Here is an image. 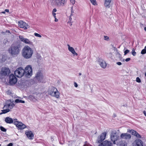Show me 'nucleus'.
I'll return each instance as SVG.
<instances>
[{"mask_svg": "<svg viewBox=\"0 0 146 146\" xmlns=\"http://www.w3.org/2000/svg\"><path fill=\"white\" fill-rule=\"evenodd\" d=\"M132 54L133 56H135L136 55V52H135L134 48L132 49Z\"/></svg>", "mask_w": 146, "mask_h": 146, "instance_id": "32", "label": "nucleus"}, {"mask_svg": "<svg viewBox=\"0 0 146 146\" xmlns=\"http://www.w3.org/2000/svg\"><path fill=\"white\" fill-rule=\"evenodd\" d=\"M10 103L9 101H7L5 105V106L4 107H6V108H8L11 109L14 106V105L13 103L11 102V101L10 102Z\"/></svg>", "mask_w": 146, "mask_h": 146, "instance_id": "18", "label": "nucleus"}, {"mask_svg": "<svg viewBox=\"0 0 146 146\" xmlns=\"http://www.w3.org/2000/svg\"><path fill=\"white\" fill-rule=\"evenodd\" d=\"M110 137L111 140L113 142V143L114 144L116 143V142L117 141H118L119 139V137L116 131H113L111 132Z\"/></svg>", "mask_w": 146, "mask_h": 146, "instance_id": "4", "label": "nucleus"}, {"mask_svg": "<svg viewBox=\"0 0 146 146\" xmlns=\"http://www.w3.org/2000/svg\"><path fill=\"white\" fill-rule=\"evenodd\" d=\"M9 10L8 9H6L5 10V12H9Z\"/></svg>", "mask_w": 146, "mask_h": 146, "instance_id": "50", "label": "nucleus"}, {"mask_svg": "<svg viewBox=\"0 0 146 146\" xmlns=\"http://www.w3.org/2000/svg\"><path fill=\"white\" fill-rule=\"evenodd\" d=\"M70 2L72 4H74L75 3V0H70Z\"/></svg>", "mask_w": 146, "mask_h": 146, "instance_id": "39", "label": "nucleus"}, {"mask_svg": "<svg viewBox=\"0 0 146 146\" xmlns=\"http://www.w3.org/2000/svg\"><path fill=\"white\" fill-rule=\"evenodd\" d=\"M18 24L20 28H23L24 29H27L29 27L27 24L22 21H19Z\"/></svg>", "mask_w": 146, "mask_h": 146, "instance_id": "12", "label": "nucleus"}, {"mask_svg": "<svg viewBox=\"0 0 146 146\" xmlns=\"http://www.w3.org/2000/svg\"><path fill=\"white\" fill-rule=\"evenodd\" d=\"M144 48L146 50V46H145Z\"/></svg>", "mask_w": 146, "mask_h": 146, "instance_id": "58", "label": "nucleus"}, {"mask_svg": "<svg viewBox=\"0 0 146 146\" xmlns=\"http://www.w3.org/2000/svg\"><path fill=\"white\" fill-rule=\"evenodd\" d=\"M24 71V75L26 77L30 78L32 74V69L30 65L27 66L25 68Z\"/></svg>", "mask_w": 146, "mask_h": 146, "instance_id": "5", "label": "nucleus"}, {"mask_svg": "<svg viewBox=\"0 0 146 146\" xmlns=\"http://www.w3.org/2000/svg\"><path fill=\"white\" fill-rule=\"evenodd\" d=\"M36 78L39 82H43L44 81V76L42 73L39 71L36 74Z\"/></svg>", "mask_w": 146, "mask_h": 146, "instance_id": "11", "label": "nucleus"}, {"mask_svg": "<svg viewBox=\"0 0 146 146\" xmlns=\"http://www.w3.org/2000/svg\"><path fill=\"white\" fill-rule=\"evenodd\" d=\"M0 146H1V144H0Z\"/></svg>", "mask_w": 146, "mask_h": 146, "instance_id": "60", "label": "nucleus"}, {"mask_svg": "<svg viewBox=\"0 0 146 146\" xmlns=\"http://www.w3.org/2000/svg\"><path fill=\"white\" fill-rule=\"evenodd\" d=\"M15 76L19 78H21L24 75V70L21 67L17 68L15 71Z\"/></svg>", "mask_w": 146, "mask_h": 146, "instance_id": "6", "label": "nucleus"}, {"mask_svg": "<svg viewBox=\"0 0 146 146\" xmlns=\"http://www.w3.org/2000/svg\"><path fill=\"white\" fill-rule=\"evenodd\" d=\"M133 146H143V143L140 139L136 140L133 143Z\"/></svg>", "mask_w": 146, "mask_h": 146, "instance_id": "17", "label": "nucleus"}, {"mask_svg": "<svg viewBox=\"0 0 146 146\" xmlns=\"http://www.w3.org/2000/svg\"><path fill=\"white\" fill-rule=\"evenodd\" d=\"M17 82V79L13 74H11L9 76V82L11 84H15Z\"/></svg>", "mask_w": 146, "mask_h": 146, "instance_id": "13", "label": "nucleus"}, {"mask_svg": "<svg viewBox=\"0 0 146 146\" xmlns=\"http://www.w3.org/2000/svg\"><path fill=\"white\" fill-rule=\"evenodd\" d=\"M71 12H72V13H74V11H72V10H71Z\"/></svg>", "mask_w": 146, "mask_h": 146, "instance_id": "57", "label": "nucleus"}, {"mask_svg": "<svg viewBox=\"0 0 146 146\" xmlns=\"http://www.w3.org/2000/svg\"><path fill=\"white\" fill-rule=\"evenodd\" d=\"M66 0H54L53 2L57 6H63L66 4Z\"/></svg>", "mask_w": 146, "mask_h": 146, "instance_id": "8", "label": "nucleus"}, {"mask_svg": "<svg viewBox=\"0 0 146 146\" xmlns=\"http://www.w3.org/2000/svg\"><path fill=\"white\" fill-rule=\"evenodd\" d=\"M106 133V132L103 133L100 137H98V143L101 142L105 138Z\"/></svg>", "mask_w": 146, "mask_h": 146, "instance_id": "15", "label": "nucleus"}, {"mask_svg": "<svg viewBox=\"0 0 146 146\" xmlns=\"http://www.w3.org/2000/svg\"><path fill=\"white\" fill-rule=\"evenodd\" d=\"M117 145L120 146H127V143L126 142L124 141L121 140V141H117L116 143Z\"/></svg>", "mask_w": 146, "mask_h": 146, "instance_id": "23", "label": "nucleus"}, {"mask_svg": "<svg viewBox=\"0 0 146 146\" xmlns=\"http://www.w3.org/2000/svg\"><path fill=\"white\" fill-rule=\"evenodd\" d=\"M74 86L75 87H77V86H78V84H77L76 83H74Z\"/></svg>", "mask_w": 146, "mask_h": 146, "instance_id": "48", "label": "nucleus"}, {"mask_svg": "<svg viewBox=\"0 0 146 146\" xmlns=\"http://www.w3.org/2000/svg\"><path fill=\"white\" fill-rule=\"evenodd\" d=\"M14 124L17 127L21 129H23L26 127V126L22 122L17 121V119H14Z\"/></svg>", "mask_w": 146, "mask_h": 146, "instance_id": "9", "label": "nucleus"}, {"mask_svg": "<svg viewBox=\"0 0 146 146\" xmlns=\"http://www.w3.org/2000/svg\"><path fill=\"white\" fill-rule=\"evenodd\" d=\"M79 75H81V73H79Z\"/></svg>", "mask_w": 146, "mask_h": 146, "instance_id": "56", "label": "nucleus"}, {"mask_svg": "<svg viewBox=\"0 0 146 146\" xmlns=\"http://www.w3.org/2000/svg\"><path fill=\"white\" fill-rule=\"evenodd\" d=\"M104 40H109V37L107 36H104Z\"/></svg>", "mask_w": 146, "mask_h": 146, "instance_id": "36", "label": "nucleus"}, {"mask_svg": "<svg viewBox=\"0 0 146 146\" xmlns=\"http://www.w3.org/2000/svg\"><path fill=\"white\" fill-rule=\"evenodd\" d=\"M1 111H2V112L0 113V115H1L3 113H7L8 112L10 111V110L9 109V108H8V109H7L5 110H2Z\"/></svg>", "mask_w": 146, "mask_h": 146, "instance_id": "25", "label": "nucleus"}, {"mask_svg": "<svg viewBox=\"0 0 146 146\" xmlns=\"http://www.w3.org/2000/svg\"><path fill=\"white\" fill-rule=\"evenodd\" d=\"M72 19V18H71V17H70L69 18V21H71Z\"/></svg>", "mask_w": 146, "mask_h": 146, "instance_id": "51", "label": "nucleus"}, {"mask_svg": "<svg viewBox=\"0 0 146 146\" xmlns=\"http://www.w3.org/2000/svg\"><path fill=\"white\" fill-rule=\"evenodd\" d=\"M117 54H119L120 55V54H119V53H117Z\"/></svg>", "mask_w": 146, "mask_h": 146, "instance_id": "59", "label": "nucleus"}, {"mask_svg": "<svg viewBox=\"0 0 146 146\" xmlns=\"http://www.w3.org/2000/svg\"><path fill=\"white\" fill-rule=\"evenodd\" d=\"M146 53V50L145 49H144L142 50L141 52V53L142 54H144Z\"/></svg>", "mask_w": 146, "mask_h": 146, "instance_id": "33", "label": "nucleus"}, {"mask_svg": "<svg viewBox=\"0 0 146 146\" xmlns=\"http://www.w3.org/2000/svg\"><path fill=\"white\" fill-rule=\"evenodd\" d=\"M91 3L94 5L96 4V0H90Z\"/></svg>", "mask_w": 146, "mask_h": 146, "instance_id": "27", "label": "nucleus"}, {"mask_svg": "<svg viewBox=\"0 0 146 146\" xmlns=\"http://www.w3.org/2000/svg\"><path fill=\"white\" fill-rule=\"evenodd\" d=\"M112 144L110 141H105L101 143L99 146H112Z\"/></svg>", "mask_w": 146, "mask_h": 146, "instance_id": "19", "label": "nucleus"}, {"mask_svg": "<svg viewBox=\"0 0 146 146\" xmlns=\"http://www.w3.org/2000/svg\"><path fill=\"white\" fill-rule=\"evenodd\" d=\"M144 29L146 31V27L144 28Z\"/></svg>", "mask_w": 146, "mask_h": 146, "instance_id": "54", "label": "nucleus"}, {"mask_svg": "<svg viewBox=\"0 0 146 146\" xmlns=\"http://www.w3.org/2000/svg\"><path fill=\"white\" fill-rule=\"evenodd\" d=\"M68 23L69 24L70 26H71L72 24V22H71V21H68Z\"/></svg>", "mask_w": 146, "mask_h": 146, "instance_id": "43", "label": "nucleus"}, {"mask_svg": "<svg viewBox=\"0 0 146 146\" xmlns=\"http://www.w3.org/2000/svg\"><path fill=\"white\" fill-rule=\"evenodd\" d=\"M136 81L138 83H140L141 82V80L138 77H137L136 78Z\"/></svg>", "mask_w": 146, "mask_h": 146, "instance_id": "34", "label": "nucleus"}, {"mask_svg": "<svg viewBox=\"0 0 146 146\" xmlns=\"http://www.w3.org/2000/svg\"><path fill=\"white\" fill-rule=\"evenodd\" d=\"M33 50L29 46L26 45L23 48L22 55L24 58L29 59L32 58L33 54Z\"/></svg>", "mask_w": 146, "mask_h": 146, "instance_id": "2", "label": "nucleus"}, {"mask_svg": "<svg viewBox=\"0 0 146 146\" xmlns=\"http://www.w3.org/2000/svg\"><path fill=\"white\" fill-rule=\"evenodd\" d=\"M67 45L68 47V49L70 52L74 55H78L77 53L76 52L74 49L72 47H71L68 44Z\"/></svg>", "mask_w": 146, "mask_h": 146, "instance_id": "20", "label": "nucleus"}, {"mask_svg": "<svg viewBox=\"0 0 146 146\" xmlns=\"http://www.w3.org/2000/svg\"><path fill=\"white\" fill-rule=\"evenodd\" d=\"M29 98H31L33 100L34 98L35 99V98H34V96H29Z\"/></svg>", "mask_w": 146, "mask_h": 146, "instance_id": "45", "label": "nucleus"}, {"mask_svg": "<svg viewBox=\"0 0 146 146\" xmlns=\"http://www.w3.org/2000/svg\"><path fill=\"white\" fill-rule=\"evenodd\" d=\"M2 13H5V12L4 11L2 12Z\"/></svg>", "mask_w": 146, "mask_h": 146, "instance_id": "55", "label": "nucleus"}, {"mask_svg": "<svg viewBox=\"0 0 146 146\" xmlns=\"http://www.w3.org/2000/svg\"><path fill=\"white\" fill-rule=\"evenodd\" d=\"M19 39L21 41L26 44H28L30 46H33V42L29 39L24 37L22 36H19Z\"/></svg>", "mask_w": 146, "mask_h": 146, "instance_id": "7", "label": "nucleus"}, {"mask_svg": "<svg viewBox=\"0 0 146 146\" xmlns=\"http://www.w3.org/2000/svg\"><path fill=\"white\" fill-rule=\"evenodd\" d=\"M57 11L56 9V8H54L52 10V13H55Z\"/></svg>", "mask_w": 146, "mask_h": 146, "instance_id": "41", "label": "nucleus"}, {"mask_svg": "<svg viewBox=\"0 0 146 146\" xmlns=\"http://www.w3.org/2000/svg\"><path fill=\"white\" fill-rule=\"evenodd\" d=\"M129 52V50L127 49L124 52V55H125L126 54H127Z\"/></svg>", "mask_w": 146, "mask_h": 146, "instance_id": "35", "label": "nucleus"}, {"mask_svg": "<svg viewBox=\"0 0 146 146\" xmlns=\"http://www.w3.org/2000/svg\"><path fill=\"white\" fill-rule=\"evenodd\" d=\"M34 35H35V36L36 37L40 38H41L42 37L41 35L36 33H34Z\"/></svg>", "mask_w": 146, "mask_h": 146, "instance_id": "31", "label": "nucleus"}, {"mask_svg": "<svg viewBox=\"0 0 146 146\" xmlns=\"http://www.w3.org/2000/svg\"><path fill=\"white\" fill-rule=\"evenodd\" d=\"M48 94L56 98H58L60 96V93L54 87H51L49 88L48 91Z\"/></svg>", "mask_w": 146, "mask_h": 146, "instance_id": "3", "label": "nucleus"}, {"mask_svg": "<svg viewBox=\"0 0 146 146\" xmlns=\"http://www.w3.org/2000/svg\"><path fill=\"white\" fill-rule=\"evenodd\" d=\"M116 64L119 65H121L122 63L121 62H118L116 63Z\"/></svg>", "mask_w": 146, "mask_h": 146, "instance_id": "42", "label": "nucleus"}, {"mask_svg": "<svg viewBox=\"0 0 146 146\" xmlns=\"http://www.w3.org/2000/svg\"><path fill=\"white\" fill-rule=\"evenodd\" d=\"M6 32H7L8 33H10V31L9 30L6 31Z\"/></svg>", "mask_w": 146, "mask_h": 146, "instance_id": "53", "label": "nucleus"}, {"mask_svg": "<svg viewBox=\"0 0 146 146\" xmlns=\"http://www.w3.org/2000/svg\"><path fill=\"white\" fill-rule=\"evenodd\" d=\"M143 113L144 115L146 117V111H144Z\"/></svg>", "mask_w": 146, "mask_h": 146, "instance_id": "49", "label": "nucleus"}, {"mask_svg": "<svg viewBox=\"0 0 146 146\" xmlns=\"http://www.w3.org/2000/svg\"><path fill=\"white\" fill-rule=\"evenodd\" d=\"M15 102L16 103H25V101L19 100V99H16L15 100Z\"/></svg>", "mask_w": 146, "mask_h": 146, "instance_id": "26", "label": "nucleus"}, {"mask_svg": "<svg viewBox=\"0 0 146 146\" xmlns=\"http://www.w3.org/2000/svg\"><path fill=\"white\" fill-rule=\"evenodd\" d=\"M137 137L140 138L141 137V136L137 132H136L135 135Z\"/></svg>", "mask_w": 146, "mask_h": 146, "instance_id": "28", "label": "nucleus"}, {"mask_svg": "<svg viewBox=\"0 0 146 146\" xmlns=\"http://www.w3.org/2000/svg\"><path fill=\"white\" fill-rule=\"evenodd\" d=\"M98 62L102 68H106V64L104 60L99 58L98 60Z\"/></svg>", "mask_w": 146, "mask_h": 146, "instance_id": "14", "label": "nucleus"}, {"mask_svg": "<svg viewBox=\"0 0 146 146\" xmlns=\"http://www.w3.org/2000/svg\"><path fill=\"white\" fill-rule=\"evenodd\" d=\"M131 135L127 133H122L120 137L122 139H129L131 138Z\"/></svg>", "mask_w": 146, "mask_h": 146, "instance_id": "16", "label": "nucleus"}, {"mask_svg": "<svg viewBox=\"0 0 146 146\" xmlns=\"http://www.w3.org/2000/svg\"><path fill=\"white\" fill-rule=\"evenodd\" d=\"M0 129L1 130L3 131L6 132V129L2 126H1L0 127Z\"/></svg>", "mask_w": 146, "mask_h": 146, "instance_id": "29", "label": "nucleus"}, {"mask_svg": "<svg viewBox=\"0 0 146 146\" xmlns=\"http://www.w3.org/2000/svg\"><path fill=\"white\" fill-rule=\"evenodd\" d=\"M111 1V0H105L104 5L106 7L108 8L110 7Z\"/></svg>", "mask_w": 146, "mask_h": 146, "instance_id": "24", "label": "nucleus"}, {"mask_svg": "<svg viewBox=\"0 0 146 146\" xmlns=\"http://www.w3.org/2000/svg\"><path fill=\"white\" fill-rule=\"evenodd\" d=\"M55 19V20L54 21H55V22H57L58 21V19H56V17H54Z\"/></svg>", "mask_w": 146, "mask_h": 146, "instance_id": "47", "label": "nucleus"}, {"mask_svg": "<svg viewBox=\"0 0 146 146\" xmlns=\"http://www.w3.org/2000/svg\"><path fill=\"white\" fill-rule=\"evenodd\" d=\"M21 48V45L18 43L12 44L8 49V52L13 57L19 54Z\"/></svg>", "mask_w": 146, "mask_h": 146, "instance_id": "1", "label": "nucleus"}, {"mask_svg": "<svg viewBox=\"0 0 146 146\" xmlns=\"http://www.w3.org/2000/svg\"><path fill=\"white\" fill-rule=\"evenodd\" d=\"M90 145L88 143L87 141H85V144L83 146H90Z\"/></svg>", "mask_w": 146, "mask_h": 146, "instance_id": "37", "label": "nucleus"}, {"mask_svg": "<svg viewBox=\"0 0 146 146\" xmlns=\"http://www.w3.org/2000/svg\"><path fill=\"white\" fill-rule=\"evenodd\" d=\"M14 119H13L9 117H7L5 119V121L7 123L11 124L13 123V122L14 123Z\"/></svg>", "mask_w": 146, "mask_h": 146, "instance_id": "21", "label": "nucleus"}, {"mask_svg": "<svg viewBox=\"0 0 146 146\" xmlns=\"http://www.w3.org/2000/svg\"><path fill=\"white\" fill-rule=\"evenodd\" d=\"M131 60V58H128L126 59L125 60V61L126 62H128L130 60Z\"/></svg>", "mask_w": 146, "mask_h": 146, "instance_id": "40", "label": "nucleus"}, {"mask_svg": "<svg viewBox=\"0 0 146 146\" xmlns=\"http://www.w3.org/2000/svg\"><path fill=\"white\" fill-rule=\"evenodd\" d=\"M112 54L111 52H110L108 54V56L110 57H111Z\"/></svg>", "mask_w": 146, "mask_h": 146, "instance_id": "38", "label": "nucleus"}, {"mask_svg": "<svg viewBox=\"0 0 146 146\" xmlns=\"http://www.w3.org/2000/svg\"><path fill=\"white\" fill-rule=\"evenodd\" d=\"M113 115V117H115L116 116V115H115V114H114Z\"/></svg>", "mask_w": 146, "mask_h": 146, "instance_id": "52", "label": "nucleus"}, {"mask_svg": "<svg viewBox=\"0 0 146 146\" xmlns=\"http://www.w3.org/2000/svg\"><path fill=\"white\" fill-rule=\"evenodd\" d=\"M10 70L8 68H2L1 70L0 74L1 76H6L9 75Z\"/></svg>", "mask_w": 146, "mask_h": 146, "instance_id": "10", "label": "nucleus"}, {"mask_svg": "<svg viewBox=\"0 0 146 146\" xmlns=\"http://www.w3.org/2000/svg\"><path fill=\"white\" fill-rule=\"evenodd\" d=\"M25 134L30 139H32L34 136L33 132L31 131H28L26 132Z\"/></svg>", "mask_w": 146, "mask_h": 146, "instance_id": "22", "label": "nucleus"}, {"mask_svg": "<svg viewBox=\"0 0 146 146\" xmlns=\"http://www.w3.org/2000/svg\"><path fill=\"white\" fill-rule=\"evenodd\" d=\"M52 15H53L54 17H56V14L55 13H52Z\"/></svg>", "mask_w": 146, "mask_h": 146, "instance_id": "44", "label": "nucleus"}, {"mask_svg": "<svg viewBox=\"0 0 146 146\" xmlns=\"http://www.w3.org/2000/svg\"><path fill=\"white\" fill-rule=\"evenodd\" d=\"M13 144L12 143H10L7 146H13Z\"/></svg>", "mask_w": 146, "mask_h": 146, "instance_id": "46", "label": "nucleus"}, {"mask_svg": "<svg viewBox=\"0 0 146 146\" xmlns=\"http://www.w3.org/2000/svg\"><path fill=\"white\" fill-rule=\"evenodd\" d=\"M130 132V133L133 135H135L136 132V131H134V130L132 129L131 130Z\"/></svg>", "mask_w": 146, "mask_h": 146, "instance_id": "30", "label": "nucleus"}]
</instances>
